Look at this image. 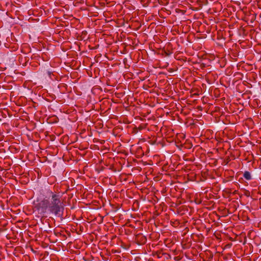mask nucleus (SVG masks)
<instances>
[{
    "mask_svg": "<svg viewBox=\"0 0 261 261\" xmlns=\"http://www.w3.org/2000/svg\"><path fill=\"white\" fill-rule=\"evenodd\" d=\"M167 240H164V244H165V245H166V246H167V245H166V242H167Z\"/></svg>",
    "mask_w": 261,
    "mask_h": 261,
    "instance_id": "obj_4",
    "label": "nucleus"
},
{
    "mask_svg": "<svg viewBox=\"0 0 261 261\" xmlns=\"http://www.w3.org/2000/svg\"><path fill=\"white\" fill-rule=\"evenodd\" d=\"M164 100L166 99V98L164 97Z\"/></svg>",
    "mask_w": 261,
    "mask_h": 261,
    "instance_id": "obj_7",
    "label": "nucleus"
},
{
    "mask_svg": "<svg viewBox=\"0 0 261 261\" xmlns=\"http://www.w3.org/2000/svg\"><path fill=\"white\" fill-rule=\"evenodd\" d=\"M164 55H165V54H167V55H169V54H167V53H166L165 51H164Z\"/></svg>",
    "mask_w": 261,
    "mask_h": 261,
    "instance_id": "obj_5",
    "label": "nucleus"
},
{
    "mask_svg": "<svg viewBox=\"0 0 261 261\" xmlns=\"http://www.w3.org/2000/svg\"><path fill=\"white\" fill-rule=\"evenodd\" d=\"M167 90H164V92H165V91H166V92H167Z\"/></svg>",
    "mask_w": 261,
    "mask_h": 261,
    "instance_id": "obj_6",
    "label": "nucleus"
},
{
    "mask_svg": "<svg viewBox=\"0 0 261 261\" xmlns=\"http://www.w3.org/2000/svg\"><path fill=\"white\" fill-rule=\"evenodd\" d=\"M244 177L247 180H250L251 178V175L249 172L246 171L244 174Z\"/></svg>",
    "mask_w": 261,
    "mask_h": 261,
    "instance_id": "obj_2",
    "label": "nucleus"
},
{
    "mask_svg": "<svg viewBox=\"0 0 261 261\" xmlns=\"http://www.w3.org/2000/svg\"><path fill=\"white\" fill-rule=\"evenodd\" d=\"M169 256V254L166 253H164V258H168Z\"/></svg>",
    "mask_w": 261,
    "mask_h": 261,
    "instance_id": "obj_3",
    "label": "nucleus"
},
{
    "mask_svg": "<svg viewBox=\"0 0 261 261\" xmlns=\"http://www.w3.org/2000/svg\"><path fill=\"white\" fill-rule=\"evenodd\" d=\"M37 210L39 214L44 216L48 210L56 216L61 217L62 215L64 205L60 200L59 195L53 194L49 199H44L39 203L37 206Z\"/></svg>",
    "mask_w": 261,
    "mask_h": 261,
    "instance_id": "obj_1",
    "label": "nucleus"
}]
</instances>
